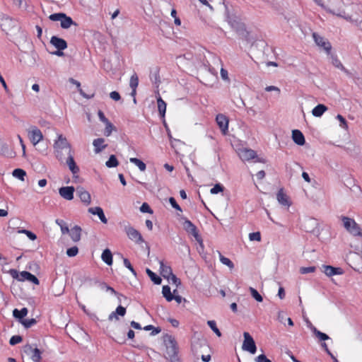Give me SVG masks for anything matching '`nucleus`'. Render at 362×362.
Instances as JSON below:
<instances>
[{
	"label": "nucleus",
	"mask_w": 362,
	"mask_h": 362,
	"mask_svg": "<svg viewBox=\"0 0 362 362\" xmlns=\"http://www.w3.org/2000/svg\"><path fill=\"white\" fill-rule=\"evenodd\" d=\"M342 0H328L327 4L325 5L324 8L327 12L342 18L347 21H352L351 16L346 13L344 10L342 8L344 5Z\"/></svg>",
	"instance_id": "obj_1"
},
{
	"label": "nucleus",
	"mask_w": 362,
	"mask_h": 362,
	"mask_svg": "<svg viewBox=\"0 0 362 362\" xmlns=\"http://www.w3.org/2000/svg\"><path fill=\"white\" fill-rule=\"evenodd\" d=\"M164 343L166 348V358L168 359L170 362H181L178 356V345L175 337L172 335H167L165 338Z\"/></svg>",
	"instance_id": "obj_2"
},
{
	"label": "nucleus",
	"mask_w": 362,
	"mask_h": 362,
	"mask_svg": "<svg viewBox=\"0 0 362 362\" xmlns=\"http://www.w3.org/2000/svg\"><path fill=\"white\" fill-rule=\"evenodd\" d=\"M340 220L342 222L345 230L354 237L362 238V228L352 218L341 216Z\"/></svg>",
	"instance_id": "obj_3"
},
{
	"label": "nucleus",
	"mask_w": 362,
	"mask_h": 362,
	"mask_svg": "<svg viewBox=\"0 0 362 362\" xmlns=\"http://www.w3.org/2000/svg\"><path fill=\"white\" fill-rule=\"evenodd\" d=\"M226 8V16L227 18V21L230 25V26L234 28L236 32L244 37L247 40H249L247 37L249 35V33L246 30L245 25L240 21L236 17L230 16L229 14L228 8L227 5L225 4Z\"/></svg>",
	"instance_id": "obj_4"
},
{
	"label": "nucleus",
	"mask_w": 362,
	"mask_h": 362,
	"mask_svg": "<svg viewBox=\"0 0 362 362\" xmlns=\"http://www.w3.org/2000/svg\"><path fill=\"white\" fill-rule=\"evenodd\" d=\"M9 274L15 279L18 281H24L25 280L34 284L35 285H39V279L33 274L27 271H23L18 272L15 269H11L8 271Z\"/></svg>",
	"instance_id": "obj_5"
},
{
	"label": "nucleus",
	"mask_w": 362,
	"mask_h": 362,
	"mask_svg": "<svg viewBox=\"0 0 362 362\" xmlns=\"http://www.w3.org/2000/svg\"><path fill=\"white\" fill-rule=\"evenodd\" d=\"M54 148L56 152V156L59 160H62V150H67L68 154L71 153V148L70 144L67 139L64 137L62 134H59L57 140H55L54 144Z\"/></svg>",
	"instance_id": "obj_6"
},
{
	"label": "nucleus",
	"mask_w": 362,
	"mask_h": 362,
	"mask_svg": "<svg viewBox=\"0 0 362 362\" xmlns=\"http://www.w3.org/2000/svg\"><path fill=\"white\" fill-rule=\"evenodd\" d=\"M49 18L52 21H60V25L63 29H68L72 25H77L76 23L64 13H52L49 15Z\"/></svg>",
	"instance_id": "obj_7"
},
{
	"label": "nucleus",
	"mask_w": 362,
	"mask_h": 362,
	"mask_svg": "<svg viewBox=\"0 0 362 362\" xmlns=\"http://www.w3.org/2000/svg\"><path fill=\"white\" fill-rule=\"evenodd\" d=\"M184 220L183 222V228L185 230L192 235L194 236L195 240L200 244L201 246L203 245V240L200 235L199 234L197 226L188 218H182Z\"/></svg>",
	"instance_id": "obj_8"
},
{
	"label": "nucleus",
	"mask_w": 362,
	"mask_h": 362,
	"mask_svg": "<svg viewBox=\"0 0 362 362\" xmlns=\"http://www.w3.org/2000/svg\"><path fill=\"white\" fill-rule=\"evenodd\" d=\"M244 341L243 343V349L247 351L252 354H255L257 351V346L252 336L247 332L243 333Z\"/></svg>",
	"instance_id": "obj_9"
},
{
	"label": "nucleus",
	"mask_w": 362,
	"mask_h": 362,
	"mask_svg": "<svg viewBox=\"0 0 362 362\" xmlns=\"http://www.w3.org/2000/svg\"><path fill=\"white\" fill-rule=\"evenodd\" d=\"M124 230L128 238L137 244L144 243V240L139 230L131 226L129 224L124 226Z\"/></svg>",
	"instance_id": "obj_10"
},
{
	"label": "nucleus",
	"mask_w": 362,
	"mask_h": 362,
	"mask_svg": "<svg viewBox=\"0 0 362 362\" xmlns=\"http://www.w3.org/2000/svg\"><path fill=\"white\" fill-rule=\"evenodd\" d=\"M23 351L27 355H29L34 362H40L42 358L41 355L42 352L37 347L33 348V345L26 344L23 347Z\"/></svg>",
	"instance_id": "obj_11"
},
{
	"label": "nucleus",
	"mask_w": 362,
	"mask_h": 362,
	"mask_svg": "<svg viewBox=\"0 0 362 362\" xmlns=\"http://www.w3.org/2000/svg\"><path fill=\"white\" fill-rule=\"evenodd\" d=\"M313 37L315 42L320 47H322L327 54L330 53L332 45L329 42L326 41L325 38L316 33H313Z\"/></svg>",
	"instance_id": "obj_12"
},
{
	"label": "nucleus",
	"mask_w": 362,
	"mask_h": 362,
	"mask_svg": "<svg viewBox=\"0 0 362 362\" xmlns=\"http://www.w3.org/2000/svg\"><path fill=\"white\" fill-rule=\"evenodd\" d=\"M28 136L33 145H36L43 139L42 132L37 127H32L28 132Z\"/></svg>",
	"instance_id": "obj_13"
},
{
	"label": "nucleus",
	"mask_w": 362,
	"mask_h": 362,
	"mask_svg": "<svg viewBox=\"0 0 362 362\" xmlns=\"http://www.w3.org/2000/svg\"><path fill=\"white\" fill-rule=\"evenodd\" d=\"M66 163L68 165L70 171L72 173L73 177L74 179L78 178V176L77 175V174L79 173L80 169H79V167L76 165V163L74 160V156L72 155L71 153L68 154V157L66 158Z\"/></svg>",
	"instance_id": "obj_14"
},
{
	"label": "nucleus",
	"mask_w": 362,
	"mask_h": 362,
	"mask_svg": "<svg viewBox=\"0 0 362 362\" xmlns=\"http://www.w3.org/2000/svg\"><path fill=\"white\" fill-rule=\"evenodd\" d=\"M75 188L73 186L62 187L59 189V195L66 200L71 201L74 199Z\"/></svg>",
	"instance_id": "obj_15"
},
{
	"label": "nucleus",
	"mask_w": 362,
	"mask_h": 362,
	"mask_svg": "<svg viewBox=\"0 0 362 362\" xmlns=\"http://www.w3.org/2000/svg\"><path fill=\"white\" fill-rule=\"evenodd\" d=\"M216 122L223 134H226L228 130V119L223 114H218L216 118Z\"/></svg>",
	"instance_id": "obj_16"
},
{
	"label": "nucleus",
	"mask_w": 362,
	"mask_h": 362,
	"mask_svg": "<svg viewBox=\"0 0 362 362\" xmlns=\"http://www.w3.org/2000/svg\"><path fill=\"white\" fill-rule=\"evenodd\" d=\"M76 193L79 197L81 201L86 205H89L91 202V197L90 193L83 187H76Z\"/></svg>",
	"instance_id": "obj_17"
},
{
	"label": "nucleus",
	"mask_w": 362,
	"mask_h": 362,
	"mask_svg": "<svg viewBox=\"0 0 362 362\" xmlns=\"http://www.w3.org/2000/svg\"><path fill=\"white\" fill-rule=\"evenodd\" d=\"M239 156L244 161H249L257 157V153L250 148H243L240 150Z\"/></svg>",
	"instance_id": "obj_18"
},
{
	"label": "nucleus",
	"mask_w": 362,
	"mask_h": 362,
	"mask_svg": "<svg viewBox=\"0 0 362 362\" xmlns=\"http://www.w3.org/2000/svg\"><path fill=\"white\" fill-rule=\"evenodd\" d=\"M90 281L91 283V284H95V285L98 284L102 289H106L107 291H110L112 294L117 296L119 298V297H123V298H126V297L124 296L117 292L112 287L108 286L105 282H101V281H98V279H90Z\"/></svg>",
	"instance_id": "obj_19"
},
{
	"label": "nucleus",
	"mask_w": 362,
	"mask_h": 362,
	"mask_svg": "<svg viewBox=\"0 0 362 362\" xmlns=\"http://www.w3.org/2000/svg\"><path fill=\"white\" fill-rule=\"evenodd\" d=\"M50 43L57 49L64 50L67 48V42L65 40L57 36H52L50 39Z\"/></svg>",
	"instance_id": "obj_20"
},
{
	"label": "nucleus",
	"mask_w": 362,
	"mask_h": 362,
	"mask_svg": "<svg viewBox=\"0 0 362 362\" xmlns=\"http://www.w3.org/2000/svg\"><path fill=\"white\" fill-rule=\"evenodd\" d=\"M88 211L93 215H97L102 223H107V219L105 217L103 209L100 206L90 207L88 209Z\"/></svg>",
	"instance_id": "obj_21"
},
{
	"label": "nucleus",
	"mask_w": 362,
	"mask_h": 362,
	"mask_svg": "<svg viewBox=\"0 0 362 362\" xmlns=\"http://www.w3.org/2000/svg\"><path fill=\"white\" fill-rule=\"evenodd\" d=\"M332 63L333 66H334L336 68L339 69L341 70L349 78H353V74L347 69H346L344 65L341 64V61L338 59V57L335 55L332 56Z\"/></svg>",
	"instance_id": "obj_22"
},
{
	"label": "nucleus",
	"mask_w": 362,
	"mask_h": 362,
	"mask_svg": "<svg viewBox=\"0 0 362 362\" xmlns=\"http://www.w3.org/2000/svg\"><path fill=\"white\" fill-rule=\"evenodd\" d=\"M292 139L293 141L299 146H303L305 143V136L303 133L298 129L292 131Z\"/></svg>",
	"instance_id": "obj_23"
},
{
	"label": "nucleus",
	"mask_w": 362,
	"mask_h": 362,
	"mask_svg": "<svg viewBox=\"0 0 362 362\" xmlns=\"http://www.w3.org/2000/svg\"><path fill=\"white\" fill-rule=\"evenodd\" d=\"M276 199L279 204L285 206H290L291 203L288 199V196L284 192V189L281 188L276 194Z\"/></svg>",
	"instance_id": "obj_24"
},
{
	"label": "nucleus",
	"mask_w": 362,
	"mask_h": 362,
	"mask_svg": "<svg viewBox=\"0 0 362 362\" xmlns=\"http://www.w3.org/2000/svg\"><path fill=\"white\" fill-rule=\"evenodd\" d=\"M324 268V272L328 276H332L334 275H339L343 274V270L340 267H334L329 265H325Z\"/></svg>",
	"instance_id": "obj_25"
},
{
	"label": "nucleus",
	"mask_w": 362,
	"mask_h": 362,
	"mask_svg": "<svg viewBox=\"0 0 362 362\" xmlns=\"http://www.w3.org/2000/svg\"><path fill=\"white\" fill-rule=\"evenodd\" d=\"M105 139L103 138H98L93 140V145L94 146V152L99 153L103 149L107 147V144H105Z\"/></svg>",
	"instance_id": "obj_26"
},
{
	"label": "nucleus",
	"mask_w": 362,
	"mask_h": 362,
	"mask_svg": "<svg viewBox=\"0 0 362 362\" xmlns=\"http://www.w3.org/2000/svg\"><path fill=\"white\" fill-rule=\"evenodd\" d=\"M160 274L163 276V278L167 279L170 281V275H173V271L170 266L165 265L163 261L160 262Z\"/></svg>",
	"instance_id": "obj_27"
},
{
	"label": "nucleus",
	"mask_w": 362,
	"mask_h": 362,
	"mask_svg": "<svg viewBox=\"0 0 362 362\" xmlns=\"http://www.w3.org/2000/svg\"><path fill=\"white\" fill-rule=\"evenodd\" d=\"M125 314L126 308L122 305H119L114 312H112L109 315L108 320H112L113 318L119 320L118 315L123 317L125 315Z\"/></svg>",
	"instance_id": "obj_28"
},
{
	"label": "nucleus",
	"mask_w": 362,
	"mask_h": 362,
	"mask_svg": "<svg viewBox=\"0 0 362 362\" xmlns=\"http://www.w3.org/2000/svg\"><path fill=\"white\" fill-rule=\"evenodd\" d=\"M310 325L308 327H310L312 332L320 340V341H326L329 339V337L320 330H318L315 326H313L310 322Z\"/></svg>",
	"instance_id": "obj_29"
},
{
	"label": "nucleus",
	"mask_w": 362,
	"mask_h": 362,
	"mask_svg": "<svg viewBox=\"0 0 362 362\" xmlns=\"http://www.w3.org/2000/svg\"><path fill=\"white\" fill-rule=\"evenodd\" d=\"M101 259L108 266H111L112 264V255L108 248L103 250L101 255Z\"/></svg>",
	"instance_id": "obj_30"
},
{
	"label": "nucleus",
	"mask_w": 362,
	"mask_h": 362,
	"mask_svg": "<svg viewBox=\"0 0 362 362\" xmlns=\"http://www.w3.org/2000/svg\"><path fill=\"white\" fill-rule=\"evenodd\" d=\"M81 228L78 226H75L70 230V236L74 242H78L81 239Z\"/></svg>",
	"instance_id": "obj_31"
},
{
	"label": "nucleus",
	"mask_w": 362,
	"mask_h": 362,
	"mask_svg": "<svg viewBox=\"0 0 362 362\" xmlns=\"http://www.w3.org/2000/svg\"><path fill=\"white\" fill-rule=\"evenodd\" d=\"M327 110V106L323 104H318L312 110V114L316 117H321Z\"/></svg>",
	"instance_id": "obj_32"
},
{
	"label": "nucleus",
	"mask_w": 362,
	"mask_h": 362,
	"mask_svg": "<svg viewBox=\"0 0 362 362\" xmlns=\"http://www.w3.org/2000/svg\"><path fill=\"white\" fill-rule=\"evenodd\" d=\"M28 310L26 308H23L21 310L15 308L13 310V315L15 318L18 319L20 322L24 320V317L28 315Z\"/></svg>",
	"instance_id": "obj_33"
},
{
	"label": "nucleus",
	"mask_w": 362,
	"mask_h": 362,
	"mask_svg": "<svg viewBox=\"0 0 362 362\" xmlns=\"http://www.w3.org/2000/svg\"><path fill=\"white\" fill-rule=\"evenodd\" d=\"M158 109L160 117L164 118L166 112V103L160 96L157 98Z\"/></svg>",
	"instance_id": "obj_34"
},
{
	"label": "nucleus",
	"mask_w": 362,
	"mask_h": 362,
	"mask_svg": "<svg viewBox=\"0 0 362 362\" xmlns=\"http://www.w3.org/2000/svg\"><path fill=\"white\" fill-rule=\"evenodd\" d=\"M162 293L167 301L170 302L173 300L174 296L171 293L169 286L165 285L163 286Z\"/></svg>",
	"instance_id": "obj_35"
},
{
	"label": "nucleus",
	"mask_w": 362,
	"mask_h": 362,
	"mask_svg": "<svg viewBox=\"0 0 362 362\" xmlns=\"http://www.w3.org/2000/svg\"><path fill=\"white\" fill-rule=\"evenodd\" d=\"M12 175L20 180L24 181L25 177L26 176V172L21 168H16L13 170Z\"/></svg>",
	"instance_id": "obj_36"
},
{
	"label": "nucleus",
	"mask_w": 362,
	"mask_h": 362,
	"mask_svg": "<svg viewBox=\"0 0 362 362\" xmlns=\"http://www.w3.org/2000/svg\"><path fill=\"white\" fill-rule=\"evenodd\" d=\"M129 161L136 165L141 171H144L146 168V164L137 158H130Z\"/></svg>",
	"instance_id": "obj_37"
},
{
	"label": "nucleus",
	"mask_w": 362,
	"mask_h": 362,
	"mask_svg": "<svg viewBox=\"0 0 362 362\" xmlns=\"http://www.w3.org/2000/svg\"><path fill=\"white\" fill-rule=\"evenodd\" d=\"M119 165V162L115 155H111L109 159L106 161L105 165L107 168H115Z\"/></svg>",
	"instance_id": "obj_38"
},
{
	"label": "nucleus",
	"mask_w": 362,
	"mask_h": 362,
	"mask_svg": "<svg viewBox=\"0 0 362 362\" xmlns=\"http://www.w3.org/2000/svg\"><path fill=\"white\" fill-rule=\"evenodd\" d=\"M150 78L153 83L158 86V84L160 83L158 69H156L154 72L151 73Z\"/></svg>",
	"instance_id": "obj_39"
},
{
	"label": "nucleus",
	"mask_w": 362,
	"mask_h": 362,
	"mask_svg": "<svg viewBox=\"0 0 362 362\" xmlns=\"http://www.w3.org/2000/svg\"><path fill=\"white\" fill-rule=\"evenodd\" d=\"M219 258L220 262L223 264L228 266L230 269H233L234 267V264L233 263V262L228 257H226L223 255H222L221 253H219Z\"/></svg>",
	"instance_id": "obj_40"
},
{
	"label": "nucleus",
	"mask_w": 362,
	"mask_h": 362,
	"mask_svg": "<svg viewBox=\"0 0 362 362\" xmlns=\"http://www.w3.org/2000/svg\"><path fill=\"white\" fill-rule=\"evenodd\" d=\"M209 327L213 330V332L218 336H221V332L216 326V322L214 320H209L207 322Z\"/></svg>",
	"instance_id": "obj_41"
},
{
	"label": "nucleus",
	"mask_w": 362,
	"mask_h": 362,
	"mask_svg": "<svg viewBox=\"0 0 362 362\" xmlns=\"http://www.w3.org/2000/svg\"><path fill=\"white\" fill-rule=\"evenodd\" d=\"M139 85V78L136 73H134V74L130 78L129 81V86L132 89L136 88Z\"/></svg>",
	"instance_id": "obj_42"
},
{
	"label": "nucleus",
	"mask_w": 362,
	"mask_h": 362,
	"mask_svg": "<svg viewBox=\"0 0 362 362\" xmlns=\"http://www.w3.org/2000/svg\"><path fill=\"white\" fill-rule=\"evenodd\" d=\"M249 291L250 292L251 296L257 301V302H262L263 298L262 296L259 293V292L254 288L250 287Z\"/></svg>",
	"instance_id": "obj_43"
},
{
	"label": "nucleus",
	"mask_w": 362,
	"mask_h": 362,
	"mask_svg": "<svg viewBox=\"0 0 362 362\" xmlns=\"http://www.w3.org/2000/svg\"><path fill=\"white\" fill-rule=\"evenodd\" d=\"M21 323L25 328L28 329L35 325L37 323V320L34 318L24 319L23 320H21Z\"/></svg>",
	"instance_id": "obj_44"
},
{
	"label": "nucleus",
	"mask_w": 362,
	"mask_h": 362,
	"mask_svg": "<svg viewBox=\"0 0 362 362\" xmlns=\"http://www.w3.org/2000/svg\"><path fill=\"white\" fill-rule=\"evenodd\" d=\"M144 329L146 331H150L152 330V332L151 333V335L155 336L160 332L161 329L160 327H155L152 325H146L144 327Z\"/></svg>",
	"instance_id": "obj_45"
},
{
	"label": "nucleus",
	"mask_w": 362,
	"mask_h": 362,
	"mask_svg": "<svg viewBox=\"0 0 362 362\" xmlns=\"http://www.w3.org/2000/svg\"><path fill=\"white\" fill-rule=\"evenodd\" d=\"M224 190V187L221 183L216 184L210 190L211 194H216L222 192Z\"/></svg>",
	"instance_id": "obj_46"
},
{
	"label": "nucleus",
	"mask_w": 362,
	"mask_h": 362,
	"mask_svg": "<svg viewBox=\"0 0 362 362\" xmlns=\"http://www.w3.org/2000/svg\"><path fill=\"white\" fill-rule=\"evenodd\" d=\"M123 263H124V267H127L128 269H129V271L132 273V274L134 276H136V275H137L136 272L132 267L130 261L127 258H124Z\"/></svg>",
	"instance_id": "obj_47"
},
{
	"label": "nucleus",
	"mask_w": 362,
	"mask_h": 362,
	"mask_svg": "<svg viewBox=\"0 0 362 362\" xmlns=\"http://www.w3.org/2000/svg\"><path fill=\"white\" fill-rule=\"evenodd\" d=\"M56 223L60 226L62 233L63 234L69 232L68 226H66V224H65V223H64V221L63 220L57 219L56 220Z\"/></svg>",
	"instance_id": "obj_48"
},
{
	"label": "nucleus",
	"mask_w": 362,
	"mask_h": 362,
	"mask_svg": "<svg viewBox=\"0 0 362 362\" xmlns=\"http://www.w3.org/2000/svg\"><path fill=\"white\" fill-rule=\"evenodd\" d=\"M23 341V337L20 335H13L9 340V344L11 346H14Z\"/></svg>",
	"instance_id": "obj_49"
},
{
	"label": "nucleus",
	"mask_w": 362,
	"mask_h": 362,
	"mask_svg": "<svg viewBox=\"0 0 362 362\" xmlns=\"http://www.w3.org/2000/svg\"><path fill=\"white\" fill-rule=\"evenodd\" d=\"M105 124V129L104 134L106 136H109L112 134V130L115 129V127L113 126V124L110 122H108L107 123H106Z\"/></svg>",
	"instance_id": "obj_50"
},
{
	"label": "nucleus",
	"mask_w": 362,
	"mask_h": 362,
	"mask_svg": "<svg viewBox=\"0 0 362 362\" xmlns=\"http://www.w3.org/2000/svg\"><path fill=\"white\" fill-rule=\"evenodd\" d=\"M78 252V248L76 246H73L70 248H68L66 250V255L70 257L76 256Z\"/></svg>",
	"instance_id": "obj_51"
},
{
	"label": "nucleus",
	"mask_w": 362,
	"mask_h": 362,
	"mask_svg": "<svg viewBox=\"0 0 362 362\" xmlns=\"http://www.w3.org/2000/svg\"><path fill=\"white\" fill-rule=\"evenodd\" d=\"M151 280L153 282L154 284L160 285L161 284L162 279L161 278L157 275L155 272H153L149 276Z\"/></svg>",
	"instance_id": "obj_52"
},
{
	"label": "nucleus",
	"mask_w": 362,
	"mask_h": 362,
	"mask_svg": "<svg viewBox=\"0 0 362 362\" xmlns=\"http://www.w3.org/2000/svg\"><path fill=\"white\" fill-rule=\"evenodd\" d=\"M140 211L142 213L153 214V210L151 209L148 204H147L146 202L142 204V205L140 207Z\"/></svg>",
	"instance_id": "obj_53"
},
{
	"label": "nucleus",
	"mask_w": 362,
	"mask_h": 362,
	"mask_svg": "<svg viewBox=\"0 0 362 362\" xmlns=\"http://www.w3.org/2000/svg\"><path fill=\"white\" fill-rule=\"evenodd\" d=\"M249 239L251 241H260L261 234L259 232H254L249 234Z\"/></svg>",
	"instance_id": "obj_54"
},
{
	"label": "nucleus",
	"mask_w": 362,
	"mask_h": 362,
	"mask_svg": "<svg viewBox=\"0 0 362 362\" xmlns=\"http://www.w3.org/2000/svg\"><path fill=\"white\" fill-rule=\"evenodd\" d=\"M315 267H303L300 268V272L302 274H305L311 272H314L315 271Z\"/></svg>",
	"instance_id": "obj_55"
},
{
	"label": "nucleus",
	"mask_w": 362,
	"mask_h": 362,
	"mask_svg": "<svg viewBox=\"0 0 362 362\" xmlns=\"http://www.w3.org/2000/svg\"><path fill=\"white\" fill-rule=\"evenodd\" d=\"M169 203L170 204V205L172 206L173 208H174L175 209L179 211H182L181 207L180 206V205L177 203L175 199L173 197H170L169 198Z\"/></svg>",
	"instance_id": "obj_56"
},
{
	"label": "nucleus",
	"mask_w": 362,
	"mask_h": 362,
	"mask_svg": "<svg viewBox=\"0 0 362 362\" xmlns=\"http://www.w3.org/2000/svg\"><path fill=\"white\" fill-rule=\"evenodd\" d=\"M322 348L325 350V351L331 357V358L333 360L334 362H335V359H337L329 351L327 344L325 342H323L321 344Z\"/></svg>",
	"instance_id": "obj_57"
},
{
	"label": "nucleus",
	"mask_w": 362,
	"mask_h": 362,
	"mask_svg": "<svg viewBox=\"0 0 362 362\" xmlns=\"http://www.w3.org/2000/svg\"><path fill=\"white\" fill-rule=\"evenodd\" d=\"M172 284H175L177 287H179L181 285V281L178 279L173 273V275L170 276V281Z\"/></svg>",
	"instance_id": "obj_58"
},
{
	"label": "nucleus",
	"mask_w": 362,
	"mask_h": 362,
	"mask_svg": "<svg viewBox=\"0 0 362 362\" xmlns=\"http://www.w3.org/2000/svg\"><path fill=\"white\" fill-rule=\"evenodd\" d=\"M256 362H272V361L266 356L265 354H262L255 358Z\"/></svg>",
	"instance_id": "obj_59"
},
{
	"label": "nucleus",
	"mask_w": 362,
	"mask_h": 362,
	"mask_svg": "<svg viewBox=\"0 0 362 362\" xmlns=\"http://www.w3.org/2000/svg\"><path fill=\"white\" fill-rule=\"evenodd\" d=\"M98 117L101 122H103L104 124L110 122L107 118L105 117V114L102 110H98Z\"/></svg>",
	"instance_id": "obj_60"
},
{
	"label": "nucleus",
	"mask_w": 362,
	"mask_h": 362,
	"mask_svg": "<svg viewBox=\"0 0 362 362\" xmlns=\"http://www.w3.org/2000/svg\"><path fill=\"white\" fill-rule=\"evenodd\" d=\"M78 90L79 92V93L81 94V95L84 98H86V99H91L94 97V93H91V94H86L83 90V89H81V88H78Z\"/></svg>",
	"instance_id": "obj_61"
},
{
	"label": "nucleus",
	"mask_w": 362,
	"mask_h": 362,
	"mask_svg": "<svg viewBox=\"0 0 362 362\" xmlns=\"http://www.w3.org/2000/svg\"><path fill=\"white\" fill-rule=\"evenodd\" d=\"M110 97L115 101H118L121 98L120 95L117 91H112L110 93Z\"/></svg>",
	"instance_id": "obj_62"
},
{
	"label": "nucleus",
	"mask_w": 362,
	"mask_h": 362,
	"mask_svg": "<svg viewBox=\"0 0 362 362\" xmlns=\"http://www.w3.org/2000/svg\"><path fill=\"white\" fill-rule=\"evenodd\" d=\"M337 119L341 122V124H340L341 127H344L345 126H346V121L342 115H337Z\"/></svg>",
	"instance_id": "obj_63"
},
{
	"label": "nucleus",
	"mask_w": 362,
	"mask_h": 362,
	"mask_svg": "<svg viewBox=\"0 0 362 362\" xmlns=\"http://www.w3.org/2000/svg\"><path fill=\"white\" fill-rule=\"evenodd\" d=\"M277 296L280 299H284L286 296L285 290L282 286H280L278 291Z\"/></svg>",
	"instance_id": "obj_64"
}]
</instances>
